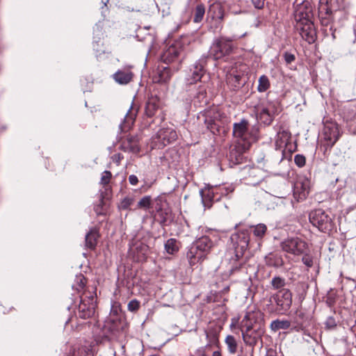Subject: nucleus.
<instances>
[{"label": "nucleus", "instance_id": "f257e3e1", "mask_svg": "<svg viewBox=\"0 0 356 356\" xmlns=\"http://www.w3.org/2000/svg\"><path fill=\"white\" fill-rule=\"evenodd\" d=\"M233 136L243 143L244 148H248L252 143L256 142L258 139L256 134L249 131L248 122L245 119L234 124Z\"/></svg>", "mask_w": 356, "mask_h": 356}, {"label": "nucleus", "instance_id": "f03ea898", "mask_svg": "<svg viewBox=\"0 0 356 356\" xmlns=\"http://www.w3.org/2000/svg\"><path fill=\"white\" fill-rule=\"evenodd\" d=\"M234 46L231 40L221 37L216 39L212 43L209 54L215 60L222 59L230 55L233 51Z\"/></svg>", "mask_w": 356, "mask_h": 356}, {"label": "nucleus", "instance_id": "7ed1b4c3", "mask_svg": "<svg viewBox=\"0 0 356 356\" xmlns=\"http://www.w3.org/2000/svg\"><path fill=\"white\" fill-rule=\"evenodd\" d=\"M177 138V134L173 128H161L152 138V148L162 149L175 141Z\"/></svg>", "mask_w": 356, "mask_h": 356}, {"label": "nucleus", "instance_id": "20e7f679", "mask_svg": "<svg viewBox=\"0 0 356 356\" xmlns=\"http://www.w3.org/2000/svg\"><path fill=\"white\" fill-rule=\"evenodd\" d=\"M230 240L235 250L237 259L242 257L247 250L250 242V231L243 229L232 234Z\"/></svg>", "mask_w": 356, "mask_h": 356}, {"label": "nucleus", "instance_id": "39448f33", "mask_svg": "<svg viewBox=\"0 0 356 356\" xmlns=\"http://www.w3.org/2000/svg\"><path fill=\"white\" fill-rule=\"evenodd\" d=\"M309 221L315 227L323 232H327L332 229V219L322 209H316L309 214Z\"/></svg>", "mask_w": 356, "mask_h": 356}, {"label": "nucleus", "instance_id": "423d86ee", "mask_svg": "<svg viewBox=\"0 0 356 356\" xmlns=\"http://www.w3.org/2000/svg\"><path fill=\"white\" fill-rule=\"evenodd\" d=\"M284 252L293 255H300L305 253L307 250V243L298 237L288 238L281 243Z\"/></svg>", "mask_w": 356, "mask_h": 356}, {"label": "nucleus", "instance_id": "0eeeda50", "mask_svg": "<svg viewBox=\"0 0 356 356\" xmlns=\"http://www.w3.org/2000/svg\"><path fill=\"white\" fill-rule=\"evenodd\" d=\"M232 191L233 188L227 186L215 187L205 191H202V202L205 207L210 208L212 201H218L220 199V196H218L219 193L221 195H227Z\"/></svg>", "mask_w": 356, "mask_h": 356}, {"label": "nucleus", "instance_id": "6e6552de", "mask_svg": "<svg viewBox=\"0 0 356 356\" xmlns=\"http://www.w3.org/2000/svg\"><path fill=\"white\" fill-rule=\"evenodd\" d=\"M96 301L93 295L81 297L76 315L79 318L87 319L92 317L95 312Z\"/></svg>", "mask_w": 356, "mask_h": 356}, {"label": "nucleus", "instance_id": "1a4fd4ad", "mask_svg": "<svg viewBox=\"0 0 356 356\" xmlns=\"http://www.w3.org/2000/svg\"><path fill=\"white\" fill-rule=\"evenodd\" d=\"M204 123L208 129L211 131L218 130L221 125L222 120L225 118L223 113H221L218 108H213L204 112Z\"/></svg>", "mask_w": 356, "mask_h": 356}, {"label": "nucleus", "instance_id": "9d476101", "mask_svg": "<svg viewBox=\"0 0 356 356\" xmlns=\"http://www.w3.org/2000/svg\"><path fill=\"white\" fill-rule=\"evenodd\" d=\"M294 17L296 24L312 22V7L308 1H303L296 6Z\"/></svg>", "mask_w": 356, "mask_h": 356}, {"label": "nucleus", "instance_id": "9b49d317", "mask_svg": "<svg viewBox=\"0 0 356 356\" xmlns=\"http://www.w3.org/2000/svg\"><path fill=\"white\" fill-rule=\"evenodd\" d=\"M242 337L244 343L250 346H254L264 333L262 326L251 328V325L247 324V327L241 329Z\"/></svg>", "mask_w": 356, "mask_h": 356}, {"label": "nucleus", "instance_id": "f8f14e48", "mask_svg": "<svg viewBox=\"0 0 356 356\" xmlns=\"http://www.w3.org/2000/svg\"><path fill=\"white\" fill-rule=\"evenodd\" d=\"M324 140L326 141V145L332 147L339 140L341 134L339 126L333 122H327L323 129Z\"/></svg>", "mask_w": 356, "mask_h": 356}, {"label": "nucleus", "instance_id": "ddd939ff", "mask_svg": "<svg viewBox=\"0 0 356 356\" xmlns=\"http://www.w3.org/2000/svg\"><path fill=\"white\" fill-rule=\"evenodd\" d=\"M291 134L288 130L280 129L277 132L275 139V145L276 149L280 150L283 153L286 151L291 152L292 145L291 143Z\"/></svg>", "mask_w": 356, "mask_h": 356}, {"label": "nucleus", "instance_id": "4468645a", "mask_svg": "<svg viewBox=\"0 0 356 356\" xmlns=\"http://www.w3.org/2000/svg\"><path fill=\"white\" fill-rule=\"evenodd\" d=\"M273 298L277 306L282 311H288L292 305V293L289 289L280 290Z\"/></svg>", "mask_w": 356, "mask_h": 356}, {"label": "nucleus", "instance_id": "2eb2a0df", "mask_svg": "<svg viewBox=\"0 0 356 356\" xmlns=\"http://www.w3.org/2000/svg\"><path fill=\"white\" fill-rule=\"evenodd\" d=\"M297 30L303 40L309 44H312L316 39V33L313 22L298 24L296 25Z\"/></svg>", "mask_w": 356, "mask_h": 356}, {"label": "nucleus", "instance_id": "dca6fc26", "mask_svg": "<svg viewBox=\"0 0 356 356\" xmlns=\"http://www.w3.org/2000/svg\"><path fill=\"white\" fill-rule=\"evenodd\" d=\"M247 324L251 325V328L262 326L264 327L263 314L259 310L250 311L246 313L241 321V327H247Z\"/></svg>", "mask_w": 356, "mask_h": 356}, {"label": "nucleus", "instance_id": "f3484780", "mask_svg": "<svg viewBox=\"0 0 356 356\" xmlns=\"http://www.w3.org/2000/svg\"><path fill=\"white\" fill-rule=\"evenodd\" d=\"M309 191V181L305 178H299L293 186V196L298 200H305Z\"/></svg>", "mask_w": 356, "mask_h": 356}, {"label": "nucleus", "instance_id": "a211bd4d", "mask_svg": "<svg viewBox=\"0 0 356 356\" xmlns=\"http://www.w3.org/2000/svg\"><path fill=\"white\" fill-rule=\"evenodd\" d=\"M204 67L200 63H195L190 69V72L186 78L188 84H193L201 80L204 75Z\"/></svg>", "mask_w": 356, "mask_h": 356}, {"label": "nucleus", "instance_id": "6ab92c4d", "mask_svg": "<svg viewBox=\"0 0 356 356\" xmlns=\"http://www.w3.org/2000/svg\"><path fill=\"white\" fill-rule=\"evenodd\" d=\"M186 256L189 264L191 266H193L198 263L202 262L207 257V256L202 253V252L196 248V246H195L193 243L190 246Z\"/></svg>", "mask_w": 356, "mask_h": 356}, {"label": "nucleus", "instance_id": "aec40b11", "mask_svg": "<svg viewBox=\"0 0 356 356\" xmlns=\"http://www.w3.org/2000/svg\"><path fill=\"white\" fill-rule=\"evenodd\" d=\"M134 74L130 67H124L118 70L113 74V78L115 82L121 85L129 83L133 78Z\"/></svg>", "mask_w": 356, "mask_h": 356}, {"label": "nucleus", "instance_id": "412c9836", "mask_svg": "<svg viewBox=\"0 0 356 356\" xmlns=\"http://www.w3.org/2000/svg\"><path fill=\"white\" fill-rule=\"evenodd\" d=\"M257 119L262 123L269 125L273 120V113L272 111L266 106H258L256 107Z\"/></svg>", "mask_w": 356, "mask_h": 356}, {"label": "nucleus", "instance_id": "4be33fe9", "mask_svg": "<svg viewBox=\"0 0 356 356\" xmlns=\"http://www.w3.org/2000/svg\"><path fill=\"white\" fill-rule=\"evenodd\" d=\"M226 81L232 90H236L243 85L241 83V74L232 69L227 74Z\"/></svg>", "mask_w": 356, "mask_h": 356}, {"label": "nucleus", "instance_id": "5701e85b", "mask_svg": "<svg viewBox=\"0 0 356 356\" xmlns=\"http://www.w3.org/2000/svg\"><path fill=\"white\" fill-rule=\"evenodd\" d=\"M120 149L124 152L137 154L140 152L138 140L134 137H127L122 141Z\"/></svg>", "mask_w": 356, "mask_h": 356}, {"label": "nucleus", "instance_id": "b1692460", "mask_svg": "<svg viewBox=\"0 0 356 356\" xmlns=\"http://www.w3.org/2000/svg\"><path fill=\"white\" fill-rule=\"evenodd\" d=\"M193 244L206 256L209 253L213 246V242L207 236H203L197 238L193 243Z\"/></svg>", "mask_w": 356, "mask_h": 356}, {"label": "nucleus", "instance_id": "393cba45", "mask_svg": "<svg viewBox=\"0 0 356 356\" xmlns=\"http://www.w3.org/2000/svg\"><path fill=\"white\" fill-rule=\"evenodd\" d=\"M160 108V101L156 96H150L145 106V113L148 117H152Z\"/></svg>", "mask_w": 356, "mask_h": 356}, {"label": "nucleus", "instance_id": "a878e982", "mask_svg": "<svg viewBox=\"0 0 356 356\" xmlns=\"http://www.w3.org/2000/svg\"><path fill=\"white\" fill-rule=\"evenodd\" d=\"M208 15L213 19L221 22L225 17V12L222 5L220 3H213L209 7Z\"/></svg>", "mask_w": 356, "mask_h": 356}, {"label": "nucleus", "instance_id": "bb28decb", "mask_svg": "<svg viewBox=\"0 0 356 356\" xmlns=\"http://www.w3.org/2000/svg\"><path fill=\"white\" fill-rule=\"evenodd\" d=\"M99 236L98 231L96 229H91L86 235V246L94 250L97 245Z\"/></svg>", "mask_w": 356, "mask_h": 356}, {"label": "nucleus", "instance_id": "cd10ccee", "mask_svg": "<svg viewBox=\"0 0 356 356\" xmlns=\"http://www.w3.org/2000/svg\"><path fill=\"white\" fill-rule=\"evenodd\" d=\"M179 55V49L174 45L169 48L163 53V59L165 62H173Z\"/></svg>", "mask_w": 356, "mask_h": 356}, {"label": "nucleus", "instance_id": "c85d7f7f", "mask_svg": "<svg viewBox=\"0 0 356 356\" xmlns=\"http://www.w3.org/2000/svg\"><path fill=\"white\" fill-rule=\"evenodd\" d=\"M266 263L269 266L280 267L283 265L282 257L277 254H269L266 257Z\"/></svg>", "mask_w": 356, "mask_h": 356}, {"label": "nucleus", "instance_id": "c756f323", "mask_svg": "<svg viewBox=\"0 0 356 356\" xmlns=\"http://www.w3.org/2000/svg\"><path fill=\"white\" fill-rule=\"evenodd\" d=\"M291 326L290 321L287 320H275L270 323V328L273 331L276 332L280 330H286Z\"/></svg>", "mask_w": 356, "mask_h": 356}, {"label": "nucleus", "instance_id": "7c9ffc66", "mask_svg": "<svg viewBox=\"0 0 356 356\" xmlns=\"http://www.w3.org/2000/svg\"><path fill=\"white\" fill-rule=\"evenodd\" d=\"M165 250L167 253L173 254L177 252L179 248L177 245V241L175 238H169L165 243Z\"/></svg>", "mask_w": 356, "mask_h": 356}, {"label": "nucleus", "instance_id": "2f4dec72", "mask_svg": "<svg viewBox=\"0 0 356 356\" xmlns=\"http://www.w3.org/2000/svg\"><path fill=\"white\" fill-rule=\"evenodd\" d=\"M225 343L227 346L228 351L231 354L236 353L238 344L235 338L232 335H228L225 338Z\"/></svg>", "mask_w": 356, "mask_h": 356}, {"label": "nucleus", "instance_id": "473e14b6", "mask_svg": "<svg viewBox=\"0 0 356 356\" xmlns=\"http://www.w3.org/2000/svg\"><path fill=\"white\" fill-rule=\"evenodd\" d=\"M158 75L159 79L158 80H156V81L161 83H165L170 80L172 74L170 68L164 67H163L162 70H159Z\"/></svg>", "mask_w": 356, "mask_h": 356}, {"label": "nucleus", "instance_id": "72a5a7b5", "mask_svg": "<svg viewBox=\"0 0 356 356\" xmlns=\"http://www.w3.org/2000/svg\"><path fill=\"white\" fill-rule=\"evenodd\" d=\"M270 87V81L267 76L262 75L258 81L257 90L260 92L266 91Z\"/></svg>", "mask_w": 356, "mask_h": 356}, {"label": "nucleus", "instance_id": "f704fd0d", "mask_svg": "<svg viewBox=\"0 0 356 356\" xmlns=\"http://www.w3.org/2000/svg\"><path fill=\"white\" fill-rule=\"evenodd\" d=\"M205 13V8L203 4L197 5L195 11H194V17L193 21L195 23L200 22L204 15Z\"/></svg>", "mask_w": 356, "mask_h": 356}, {"label": "nucleus", "instance_id": "c9c22d12", "mask_svg": "<svg viewBox=\"0 0 356 356\" xmlns=\"http://www.w3.org/2000/svg\"><path fill=\"white\" fill-rule=\"evenodd\" d=\"M252 228L254 235L259 238H261L267 231V227L262 223L253 226Z\"/></svg>", "mask_w": 356, "mask_h": 356}, {"label": "nucleus", "instance_id": "e433bc0d", "mask_svg": "<svg viewBox=\"0 0 356 356\" xmlns=\"http://www.w3.org/2000/svg\"><path fill=\"white\" fill-rule=\"evenodd\" d=\"M286 284L285 280L279 276L274 277L271 280V285L274 289H280Z\"/></svg>", "mask_w": 356, "mask_h": 356}, {"label": "nucleus", "instance_id": "4c0bfd02", "mask_svg": "<svg viewBox=\"0 0 356 356\" xmlns=\"http://www.w3.org/2000/svg\"><path fill=\"white\" fill-rule=\"evenodd\" d=\"M76 285H74L73 287L76 289L77 291H80L83 289L86 284V278L85 277L80 274L76 275L75 279Z\"/></svg>", "mask_w": 356, "mask_h": 356}, {"label": "nucleus", "instance_id": "58836bf2", "mask_svg": "<svg viewBox=\"0 0 356 356\" xmlns=\"http://www.w3.org/2000/svg\"><path fill=\"white\" fill-rule=\"evenodd\" d=\"M136 250L138 251V253L140 254L138 255V257L142 258H145L149 252L148 246L144 243H140L139 245H138L136 247Z\"/></svg>", "mask_w": 356, "mask_h": 356}, {"label": "nucleus", "instance_id": "ea45409f", "mask_svg": "<svg viewBox=\"0 0 356 356\" xmlns=\"http://www.w3.org/2000/svg\"><path fill=\"white\" fill-rule=\"evenodd\" d=\"M151 205V197L145 196L138 202V206L140 208L147 209Z\"/></svg>", "mask_w": 356, "mask_h": 356}, {"label": "nucleus", "instance_id": "a19ab883", "mask_svg": "<svg viewBox=\"0 0 356 356\" xmlns=\"http://www.w3.org/2000/svg\"><path fill=\"white\" fill-rule=\"evenodd\" d=\"M140 305V302L136 299H134L128 303L127 308L129 312H135L139 309Z\"/></svg>", "mask_w": 356, "mask_h": 356}, {"label": "nucleus", "instance_id": "79ce46f5", "mask_svg": "<svg viewBox=\"0 0 356 356\" xmlns=\"http://www.w3.org/2000/svg\"><path fill=\"white\" fill-rule=\"evenodd\" d=\"M112 174L108 170H105L103 172L100 180V184L102 185H106L110 182V180L111 179Z\"/></svg>", "mask_w": 356, "mask_h": 356}, {"label": "nucleus", "instance_id": "37998d69", "mask_svg": "<svg viewBox=\"0 0 356 356\" xmlns=\"http://www.w3.org/2000/svg\"><path fill=\"white\" fill-rule=\"evenodd\" d=\"M294 162L297 166L302 168L305 165V156L302 154H296L294 157Z\"/></svg>", "mask_w": 356, "mask_h": 356}, {"label": "nucleus", "instance_id": "c03bdc74", "mask_svg": "<svg viewBox=\"0 0 356 356\" xmlns=\"http://www.w3.org/2000/svg\"><path fill=\"white\" fill-rule=\"evenodd\" d=\"M133 203V199L126 197L120 202V208L121 209H127Z\"/></svg>", "mask_w": 356, "mask_h": 356}, {"label": "nucleus", "instance_id": "a18cd8bd", "mask_svg": "<svg viewBox=\"0 0 356 356\" xmlns=\"http://www.w3.org/2000/svg\"><path fill=\"white\" fill-rule=\"evenodd\" d=\"M134 120V116L132 115H129V113H127L125 115L124 122L122 129H125L127 127H129L131 124H133Z\"/></svg>", "mask_w": 356, "mask_h": 356}, {"label": "nucleus", "instance_id": "49530a36", "mask_svg": "<svg viewBox=\"0 0 356 356\" xmlns=\"http://www.w3.org/2000/svg\"><path fill=\"white\" fill-rule=\"evenodd\" d=\"M206 332L207 339L209 341V343L206 346V347L210 346L211 344H217L218 339V337L216 334L209 335V333Z\"/></svg>", "mask_w": 356, "mask_h": 356}, {"label": "nucleus", "instance_id": "de8ad7c7", "mask_svg": "<svg viewBox=\"0 0 356 356\" xmlns=\"http://www.w3.org/2000/svg\"><path fill=\"white\" fill-rule=\"evenodd\" d=\"M328 0H320L319 3V10L321 12H324L325 13H328L330 11V8L327 6Z\"/></svg>", "mask_w": 356, "mask_h": 356}, {"label": "nucleus", "instance_id": "09e8293b", "mask_svg": "<svg viewBox=\"0 0 356 356\" xmlns=\"http://www.w3.org/2000/svg\"><path fill=\"white\" fill-rule=\"evenodd\" d=\"M302 261L307 267H312L314 264L313 259L308 254H305L302 258Z\"/></svg>", "mask_w": 356, "mask_h": 356}, {"label": "nucleus", "instance_id": "8fccbe9b", "mask_svg": "<svg viewBox=\"0 0 356 356\" xmlns=\"http://www.w3.org/2000/svg\"><path fill=\"white\" fill-rule=\"evenodd\" d=\"M266 0H251L253 6L256 9H262Z\"/></svg>", "mask_w": 356, "mask_h": 356}, {"label": "nucleus", "instance_id": "3c124183", "mask_svg": "<svg viewBox=\"0 0 356 356\" xmlns=\"http://www.w3.org/2000/svg\"><path fill=\"white\" fill-rule=\"evenodd\" d=\"M286 63H291L295 60V56L291 53L286 52L284 55Z\"/></svg>", "mask_w": 356, "mask_h": 356}, {"label": "nucleus", "instance_id": "603ef678", "mask_svg": "<svg viewBox=\"0 0 356 356\" xmlns=\"http://www.w3.org/2000/svg\"><path fill=\"white\" fill-rule=\"evenodd\" d=\"M129 183L133 185V186H135L138 184V177L134 175H131L129 177Z\"/></svg>", "mask_w": 356, "mask_h": 356}, {"label": "nucleus", "instance_id": "864d4df0", "mask_svg": "<svg viewBox=\"0 0 356 356\" xmlns=\"http://www.w3.org/2000/svg\"><path fill=\"white\" fill-rule=\"evenodd\" d=\"M336 325L335 321L333 318L330 317L327 319L326 326L331 328L334 327Z\"/></svg>", "mask_w": 356, "mask_h": 356}, {"label": "nucleus", "instance_id": "5fc2aeb1", "mask_svg": "<svg viewBox=\"0 0 356 356\" xmlns=\"http://www.w3.org/2000/svg\"><path fill=\"white\" fill-rule=\"evenodd\" d=\"M212 356H221V353H220V351H218H218H214V352L213 353Z\"/></svg>", "mask_w": 356, "mask_h": 356}]
</instances>
